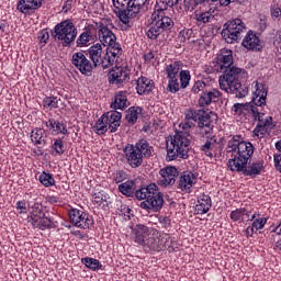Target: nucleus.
I'll return each instance as SVG.
<instances>
[{
	"label": "nucleus",
	"instance_id": "obj_23",
	"mask_svg": "<svg viewBox=\"0 0 281 281\" xmlns=\"http://www.w3.org/2000/svg\"><path fill=\"white\" fill-rule=\"evenodd\" d=\"M160 180L159 186L168 188V186H175L177 178L179 177V169L177 167L168 166L159 170Z\"/></svg>",
	"mask_w": 281,
	"mask_h": 281
},
{
	"label": "nucleus",
	"instance_id": "obj_54",
	"mask_svg": "<svg viewBox=\"0 0 281 281\" xmlns=\"http://www.w3.org/2000/svg\"><path fill=\"white\" fill-rule=\"evenodd\" d=\"M132 212H133V210H131V207L126 204H121V206L119 207L120 216H125V218H127L128 221H131Z\"/></svg>",
	"mask_w": 281,
	"mask_h": 281
},
{
	"label": "nucleus",
	"instance_id": "obj_7",
	"mask_svg": "<svg viewBox=\"0 0 281 281\" xmlns=\"http://www.w3.org/2000/svg\"><path fill=\"white\" fill-rule=\"evenodd\" d=\"M156 11L151 14L150 19L148 20V25H147V32L146 36L150 41H157L161 34H166V32H170L175 27V21L172 18L166 15L164 13L165 9L164 8H155Z\"/></svg>",
	"mask_w": 281,
	"mask_h": 281
},
{
	"label": "nucleus",
	"instance_id": "obj_48",
	"mask_svg": "<svg viewBox=\"0 0 281 281\" xmlns=\"http://www.w3.org/2000/svg\"><path fill=\"white\" fill-rule=\"evenodd\" d=\"M103 115H105L106 122H115V123L122 122V113L119 112L117 110L106 112Z\"/></svg>",
	"mask_w": 281,
	"mask_h": 281
},
{
	"label": "nucleus",
	"instance_id": "obj_11",
	"mask_svg": "<svg viewBox=\"0 0 281 281\" xmlns=\"http://www.w3.org/2000/svg\"><path fill=\"white\" fill-rule=\"evenodd\" d=\"M252 120L257 122L255 130L252 131L254 137H260V135H266L269 131L273 130V117L265 114L262 112V108L257 105V108L252 109Z\"/></svg>",
	"mask_w": 281,
	"mask_h": 281
},
{
	"label": "nucleus",
	"instance_id": "obj_51",
	"mask_svg": "<svg viewBox=\"0 0 281 281\" xmlns=\"http://www.w3.org/2000/svg\"><path fill=\"white\" fill-rule=\"evenodd\" d=\"M267 221H269V217H260V218H256L252 222V226L256 229V232H258L259 229H265V226L267 225Z\"/></svg>",
	"mask_w": 281,
	"mask_h": 281
},
{
	"label": "nucleus",
	"instance_id": "obj_32",
	"mask_svg": "<svg viewBox=\"0 0 281 281\" xmlns=\"http://www.w3.org/2000/svg\"><path fill=\"white\" fill-rule=\"evenodd\" d=\"M90 58L92 66L100 67V59L102 58V44L97 43L85 50Z\"/></svg>",
	"mask_w": 281,
	"mask_h": 281
},
{
	"label": "nucleus",
	"instance_id": "obj_63",
	"mask_svg": "<svg viewBox=\"0 0 281 281\" xmlns=\"http://www.w3.org/2000/svg\"><path fill=\"white\" fill-rule=\"evenodd\" d=\"M256 228L251 225V226H248L246 229H245V236L247 238H254V234H256Z\"/></svg>",
	"mask_w": 281,
	"mask_h": 281
},
{
	"label": "nucleus",
	"instance_id": "obj_55",
	"mask_svg": "<svg viewBox=\"0 0 281 281\" xmlns=\"http://www.w3.org/2000/svg\"><path fill=\"white\" fill-rule=\"evenodd\" d=\"M158 223L164 229H170V227H172V220L168 216L158 217Z\"/></svg>",
	"mask_w": 281,
	"mask_h": 281
},
{
	"label": "nucleus",
	"instance_id": "obj_47",
	"mask_svg": "<svg viewBox=\"0 0 281 281\" xmlns=\"http://www.w3.org/2000/svg\"><path fill=\"white\" fill-rule=\"evenodd\" d=\"M44 109H49V111L54 109H58V97H46L43 99Z\"/></svg>",
	"mask_w": 281,
	"mask_h": 281
},
{
	"label": "nucleus",
	"instance_id": "obj_36",
	"mask_svg": "<svg viewBox=\"0 0 281 281\" xmlns=\"http://www.w3.org/2000/svg\"><path fill=\"white\" fill-rule=\"evenodd\" d=\"M142 109L140 106H131L126 111L125 120L127 123H130L132 126L133 124L137 123V120H139V115H142Z\"/></svg>",
	"mask_w": 281,
	"mask_h": 281
},
{
	"label": "nucleus",
	"instance_id": "obj_8",
	"mask_svg": "<svg viewBox=\"0 0 281 281\" xmlns=\"http://www.w3.org/2000/svg\"><path fill=\"white\" fill-rule=\"evenodd\" d=\"M190 138L186 132H176L171 138V146L167 144V159L175 161L178 157L180 159H188L190 155Z\"/></svg>",
	"mask_w": 281,
	"mask_h": 281
},
{
	"label": "nucleus",
	"instance_id": "obj_35",
	"mask_svg": "<svg viewBox=\"0 0 281 281\" xmlns=\"http://www.w3.org/2000/svg\"><path fill=\"white\" fill-rule=\"evenodd\" d=\"M32 214L29 216L30 221H32V225H36L41 218L45 217V211L43 210V204L35 202L32 206Z\"/></svg>",
	"mask_w": 281,
	"mask_h": 281
},
{
	"label": "nucleus",
	"instance_id": "obj_4",
	"mask_svg": "<svg viewBox=\"0 0 281 281\" xmlns=\"http://www.w3.org/2000/svg\"><path fill=\"white\" fill-rule=\"evenodd\" d=\"M125 159L131 168H139L145 159H150L155 147L146 138L138 139L135 144H127L123 148Z\"/></svg>",
	"mask_w": 281,
	"mask_h": 281
},
{
	"label": "nucleus",
	"instance_id": "obj_27",
	"mask_svg": "<svg viewBox=\"0 0 281 281\" xmlns=\"http://www.w3.org/2000/svg\"><path fill=\"white\" fill-rule=\"evenodd\" d=\"M43 7V0H19L16 11L21 14H34L36 10Z\"/></svg>",
	"mask_w": 281,
	"mask_h": 281
},
{
	"label": "nucleus",
	"instance_id": "obj_10",
	"mask_svg": "<svg viewBox=\"0 0 281 281\" xmlns=\"http://www.w3.org/2000/svg\"><path fill=\"white\" fill-rule=\"evenodd\" d=\"M247 32V26L245 22L240 19H234L227 21L223 25L222 37L226 43L232 45V43H238L243 38V34Z\"/></svg>",
	"mask_w": 281,
	"mask_h": 281
},
{
	"label": "nucleus",
	"instance_id": "obj_44",
	"mask_svg": "<svg viewBox=\"0 0 281 281\" xmlns=\"http://www.w3.org/2000/svg\"><path fill=\"white\" fill-rule=\"evenodd\" d=\"M178 77L180 78L179 89H188L190 87V80H192L190 70H181Z\"/></svg>",
	"mask_w": 281,
	"mask_h": 281
},
{
	"label": "nucleus",
	"instance_id": "obj_30",
	"mask_svg": "<svg viewBox=\"0 0 281 281\" xmlns=\"http://www.w3.org/2000/svg\"><path fill=\"white\" fill-rule=\"evenodd\" d=\"M153 89H155V81L147 77H139L136 81V91L138 95H148L153 93Z\"/></svg>",
	"mask_w": 281,
	"mask_h": 281
},
{
	"label": "nucleus",
	"instance_id": "obj_31",
	"mask_svg": "<svg viewBox=\"0 0 281 281\" xmlns=\"http://www.w3.org/2000/svg\"><path fill=\"white\" fill-rule=\"evenodd\" d=\"M130 104L126 91H119L115 93L114 100L111 102V109H114V111H124L128 109Z\"/></svg>",
	"mask_w": 281,
	"mask_h": 281
},
{
	"label": "nucleus",
	"instance_id": "obj_17",
	"mask_svg": "<svg viewBox=\"0 0 281 281\" xmlns=\"http://www.w3.org/2000/svg\"><path fill=\"white\" fill-rule=\"evenodd\" d=\"M231 170L232 172H241L244 177L256 179L265 171V160L244 162V165L237 164V167Z\"/></svg>",
	"mask_w": 281,
	"mask_h": 281
},
{
	"label": "nucleus",
	"instance_id": "obj_16",
	"mask_svg": "<svg viewBox=\"0 0 281 281\" xmlns=\"http://www.w3.org/2000/svg\"><path fill=\"white\" fill-rule=\"evenodd\" d=\"M109 85L122 89L131 80V70L126 67H112L108 74Z\"/></svg>",
	"mask_w": 281,
	"mask_h": 281
},
{
	"label": "nucleus",
	"instance_id": "obj_28",
	"mask_svg": "<svg viewBox=\"0 0 281 281\" xmlns=\"http://www.w3.org/2000/svg\"><path fill=\"white\" fill-rule=\"evenodd\" d=\"M221 95H223V93L217 89H206L201 93L198 104L201 108L210 106V104H212V102H216Z\"/></svg>",
	"mask_w": 281,
	"mask_h": 281
},
{
	"label": "nucleus",
	"instance_id": "obj_1",
	"mask_svg": "<svg viewBox=\"0 0 281 281\" xmlns=\"http://www.w3.org/2000/svg\"><path fill=\"white\" fill-rule=\"evenodd\" d=\"M186 120L189 122L190 120L198 122V128H200L201 135H203V137L206 135V140L201 146L200 150L203 155L212 159V157H214V150H216L218 146V138H216V135L210 137V135L214 133V122L212 121V116L204 109H189L186 113Z\"/></svg>",
	"mask_w": 281,
	"mask_h": 281
},
{
	"label": "nucleus",
	"instance_id": "obj_15",
	"mask_svg": "<svg viewBox=\"0 0 281 281\" xmlns=\"http://www.w3.org/2000/svg\"><path fill=\"white\" fill-rule=\"evenodd\" d=\"M68 216L70 223L79 229H91L93 227V216L82 210L71 209L68 211Z\"/></svg>",
	"mask_w": 281,
	"mask_h": 281
},
{
	"label": "nucleus",
	"instance_id": "obj_42",
	"mask_svg": "<svg viewBox=\"0 0 281 281\" xmlns=\"http://www.w3.org/2000/svg\"><path fill=\"white\" fill-rule=\"evenodd\" d=\"M243 142H244L243 136L234 135L232 139H229L227 143V147H226L227 153H237Z\"/></svg>",
	"mask_w": 281,
	"mask_h": 281
},
{
	"label": "nucleus",
	"instance_id": "obj_41",
	"mask_svg": "<svg viewBox=\"0 0 281 281\" xmlns=\"http://www.w3.org/2000/svg\"><path fill=\"white\" fill-rule=\"evenodd\" d=\"M81 262L87 269H90V271H100V269H102V263L95 258L85 257L81 259Z\"/></svg>",
	"mask_w": 281,
	"mask_h": 281
},
{
	"label": "nucleus",
	"instance_id": "obj_5",
	"mask_svg": "<svg viewBox=\"0 0 281 281\" xmlns=\"http://www.w3.org/2000/svg\"><path fill=\"white\" fill-rule=\"evenodd\" d=\"M114 12L124 25L131 23V19H139L144 7L150 3V0H112Z\"/></svg>",
	"mask_w": 281,
	"mask_h": 281
},
{
	"label": "nucleus",
	"instance_id": "obj_2",
	"mask_svg": "<svg viewBox=\"0 0 281 281\" xmlns=\"http://www.w3.org/2000/svg\"><path fill=\"white\" fill-rule=\"evenodd\" d=\"M220 76V89L225 91V93H231L235 98H247L249 93V87L243 83V80L247 79V70L238 68L236 66H231L223 71Z\"/></svg>",
	"mask_w": 281,
	"mask_h": 281
},
{
	"label": "nucleus",
	"instance_id": "obj_3",
	"mask_svg": "<svg viewBox=\"0 0 281 281\" xmlns=\"http://www.w3.org/2000/svg\"><path fill=\"white\" fill-rule=\"evenodd\" d=\"M160 241L150 236V228L144 224H137L132 228L131 239L136 243V245H142L144 251H164L166 249V244L170 240V236L166 234Z\"/></svg>",
	"mask_w": 281,
	"mask_h": 281
},
{
	"label": "nucleus",
	"instance_id": "obj_40",
	"mask_svg": "<svg viewBox=\"0 0 281 281\" xmlns=\"http://www.w3.org/2000/svg\"><path fill=\"white\" fill-rule=\"evenodd\" d=\"M38 181L44 186V188H52L53 186H56V179H54V175L43 171L38 176Z\"/></svg>",
	"mask_w": 281,
	"mask_h": 281
},
{
	"label": "nucleus",
	"instance_id": "obj_43",
	"mask_svg": "<svg viewBox=\"0 0 281 281\" xmlns=\"http://www.w3.org/2000/svg\"><path fill=\"white\" fill-rule=\"evenodd\" d=\"M34 227H37L38 229L45 231V229H53L54 227V218L47 216L46 214L44 215L43 218H40L36 224H33Z\"/></svg>",
	"mask_w": 281,
	"mask_h": 281
},
{
	"label": "nucleus",
	"instance_id": "obj_20",
	"mask_svg": "<svg viewBox=\"0 0 281 281\" xmlns=\"http://www.w3.org/2000/svg\"><path fill=\"white\" fill-rule=\"evenodd\" d=\"M196 173L190 170L183 171L180 173L177 181V189L180 190V192L190 194V192H192V188L196 184Z\"/></svg>",
	"mask_w": 281,
	"mask_h": 281
},
{
	"label": "nucleus",
	"instance_id": "obj_38",
	"mask_svg": "<svg viewBox=\"0 0 281 281\" xmlns=\"http://www.w3.org/2000/svg\"><path fill=\"white\" fill-rule=\"evenodd\" d=\"M63 139H65V137L63 138H55L54 143L50 146V153L54 157H60L63 155H65V142H63Z\"/></svg>",
	"mask_w": 281,
	"mask_h": 281
},
{
	"label": "nucleus",
	"instance_id": "obj_26",
	"mask_svg": "<svg viewBox=\"0 0 281 281\" xmlns=\"http://www.w3.org/2000/svg\"><path fill=\"white\" fill-rule=\"evenodd\" d=\"M46 128L52 133V135H69V130H67V122L63 119H49L45 122Z\"/></svg>",
	"mask_w": 281,
	"mask_h": 281
},
{
	"label": "nucleus",
	"instance_id": "obj_18",
	"mask_svg": "<svg viewBox=\"0 0 281 281\" xmlns=\"http://www.w3.org/2000/svg\"><path fill=\"white\" fill-rule=\"evenodd\" d=\"M88 56L89 55H87L86 50H80L72 54L71 63L74 67H76V69L82 74V76H92L93 69H95L91 60L87 58Z\"/></svg>",
	"mask_w": 281,
	"mask_h": 281
},
{
	"label": "nucleus",
	"instance_id": "obj_46",
	"mask_svg": "<svg viewBox=\"0 0 281 281\" xmlns=\"http://www.w3.org/2000/svg\"><path fill=\"white\" fill-rule=\"evenodd\" d=\"M229 218L234 223H243V221H245V207L232 211L229 214Z\"/></svg>",
	"mask_w": 281,
	"mask_h": 281
},
{
	"label": "nucleus",
	"instance_id": "obj_34",
	"mask_svg": "<svg viewBox=\"0 0 281 281\" xmlns=\"http://www.w3.org/2000/svg\"><path fill=\"white\" fill-rule=\"evenodd\" d=\"M119 192L127 198L135 196V192H137V189L135 187V180H127L119 184Z\"/></svg>",
	"mask_w": 281,
	"mask_h": 281
},
{
	"label": "nucleus",
	"instance_id": "obj_53",
	"mask_svg": "<svg viewBox=\"0 0 281 281\" xmlns=\"http://www.w3.org/2000/svg\"><path fill=\"white\" fill-rule=\"evenodd\" d=\"M113 179L115 183H122V181H126V179H128V173H126L124 170H117L114 173Z\"/></svg>",
	"mask_w": 281,
	"mask_h": 281
},
{
	"label": "nucleus",
	"instance_id": "obj_58",
	"mask_svg": "<svg viewBox=\"0 0 281 281\" xmlns=\"http://www.w3.org/2000/svg\"><path fill=\"white\" fill-rule=\"evenodd\" d=\"M37 38H38L40 43L47 44V42L49 41V32H47V30L40 31L37 34Z\"/></svg>",
	"mask_w": 281,
	"mask_h": 281
},
{
	"label": "nucleus",
	"instance_id": "obj_39",
	"mask_svg": "<svg viewBox=\"0 0 281 281\" xmlns=\"http://www.w3.org/2000/svg\"><path fill=\"white\" fill-rule=\"evenodd\" d=\"M92 131L97 135H104L109 131V125L106 123V115L102 114L97 123L92 126Z\"/></svg>",
	"mask_w": 281,
	"mask_h": 281
},
{
	"label": "nucleus",
	"instance_id": "obj_37",
	"mask_svg": "<svg viewBox=\"0 0 281 281\" xmlns=\"http://www.w3.org/2000/svg\"><path fill=\"white\" fill-rule=\"evenodd\" d=\"M257 105L254 103H235L233 105V111L237 115H247V113H254V109H256Z\"/></svg>",
	"mask_w": 281,
	"mask_h": 281
},
{
	"label": "nucleus",
	"instance_id": "obj_14",
	"mask_svg": "<svg viewBox=\"0 0 281 281\" xmlns=\"http://www.w3.org/2000/svg\"><path fill=\"white\" fill-rule=\"evenodd\" d=\"M183 69V61L176 60L171 64L166 65L165 71L168 78L167 91L169 93H178L179 91V74Z\"/></svg>",
	"mask_w": 281,
	"mask_h": 281
},
{
	"label": "nucleus",
	"instance_id": "obj_61",
	"mask_svg": "<svg viewBox=\"0 0 281 281\" xmlns=\"http://www.w3.org/2000/svg\"><path fill=\"white\" fill-rule=\"evenodd\" d=\"M71 8H74V0H66L61 7V12L67 14V12H70Z\"/></svg>",
	"mask_w": 281,
	"mask_h": 281
},
{
	"label": "nucleus",
	"instance_id": "obj_22",
	"mask_svg": "<svg viewBox=\"0 0 281 281\" xmlns=\"http://www.w3.org/2000/svg\"><path fill=\"white\" fill-rule=\"evenodd\" d=\"M122 48L108 47L105 54L101 55L99 67H102V69L113 67L115 61H117L120 56H122Z\"/></svg>",
	"mask_w": 281,
	"mask_h": 281
},
{
	"label": "nucleus",
	"instance_id": "obj_59",
	"mask_svg": "<svg viewBox=\"0 0 281 281\" xmlns=\"http://www.w3.org/2000/svg\"><path fill=\"white\" fill-rule=\"evenodd\" d=\"M269 25V20L267 19V15H260L259 18V30L260 32H265Z\"/></svg>",
	"mask_w": 281,
	"mask_h": 281
},
{
	"label": "nucleus",
	"instance_id": "obj_19",
	"mask_svg": "<svg viewBox=\"0 0 281 281\" xmlns=\"http://www.w3.org/2000/svg\"><path fill=\"white\" fill-rule=\"evenodd\" d=\"M98 41V24L95 22L87 23L82 33L77 37V47H89L91 43Z\"/></svg>",
	"mask_w": 281,
	"mask_h": 281
},
{
	"label": "nucleus",
	"instance_id": "obj_24",
	"mask_svg": "<svg viewBox=\"0 0 281 281\" xmlns=\"http://www.w3.org/2000/svg\"><path fill=\"white\" fill-rule=\"evenodd\" d=\"M255 91L252 92V104L255 106H267V95L269 93V89H267V85L255 81Z\"/></svg>",
	"mask_w": 281,
	"mask_h": 281
},
{
	"label": "nucleus",
	"instance_id": "obj_12",
	"mask_svg": "<svg viewBox=\"0 0 281 281\" xmlns=\"http://www.w3.org/2000/svg\"><path fill=\"white\" fill-rule=\"evenodd\" d=\"M252 155H254V144L245 140L241 142L236 154L234 155V158L229 159L227 162L229 170H234V168H237L238 164L239 166L244 164H248Z\"/></svg>",
	"mask_w": 281,
	"mask_h": 281
},
{
	"label": "nucleus",
	"instance_id": "obj_21",
	"mask_svg": "<svg viewBox=\"0 0 281 281\" xmlns=\"http://www.w3.org/2000/svg\"><path fill=\"white\" fill-rule=\"evenodd\" d=\"M241 47H245L248 52H262V49H265V45H262L260 37L252 30H249L246 33L241 41Z\"/></svg>",
	"mask_w": 281,
	"mask_h": 281
},
{
	"label": "nucleus",
	"instance_id": "obj_33",
	"mask_svg": "<svg viewBox=\"0 0 281 281\" xmlns=\"http://www.w3.org/2000/svg\"><path fill=\"white\" fill-rule=\"evenodd\" d=\"M31 142L34 146H45L47 144V132L41 127L32 130Z\"/></svg>",
	"mask_w": 281,
	"mask_h": 281
},
{
	"label": "nucleus",
	"instance_id": "obj_56",
	"mask_svg": "<svg viewBox=\"0 0 281 281\" xmlns=\"http://www.w3.org/2000/svg\"><path fill=\"white\" fill-rule=\"evenodd\" d=\"M206 0H184V7L187 10H194L196 5H201V3H205Z\"/></svg>",
	"mask_w": 281,
	"mask_h": 281
},
{
	"label": "nucleus",
	"instance_id": "obj_62",
	"mask_svg": "<svg viewBox=\"0 0 281 281\" xmlns=\"http://www.w3.org/2000/svg\"><path fill=\"white\" fill-rule=\"evenodd\" d=\"M274 167L278 172H281V154H274Z\"/></svg>",
	"mask_w": 281,
	"mask_h": 281
},
{
	"label": "nucleus",
	"instance_id": "obj_60",
	"mask_svg": "<svg viewBox=\"0 0 281 281\" xmlns=\"http://www.w3.org/2000/svg\"><path fill=\"white\" fill-rule=\"evenodd\" d=\"M108 124V131H110V133H117V130L120 128L122 122H106Z\"/></svg>",
	"mask_w": 281,
	"mask_h": 281
},
{
	"label": "nucleus",
	"instance_id": "obj_29",
	"mask_svg": "<svg viewBox=\"0 0 281 281\" xmlns=\"http://www.w3.org/2000/svg\"><path fill=\"white\" fill-rule=\"evenodd\" d=\"M210 210H212V198L210 194L200 193L196 198L195 213L203 216V214H207Z\"/></svg>",
	"mask_w": 281,
	"mask_h": 281
},
{
	"label": "nucleus",
	"instance_id": "obj_49",
	"mask_svg": "<svg viewBox=\"0 0 281 281\" xmlns=\"http://www.w3.org/2000/svg\"><path fill=\"white\" fill-rule=\"evenodd\" d=\"M93 203L94 205H102V203H106L109 205V202L106 201L108 196L103 192H97L92 194Z\"/></svg>",
	"mask_w": 281,
	"mask_h": 281
},
{
	"label": "nucleus",
	"instance_id": "obj_45",
	"mask_svg": "<svg viewBox=\"0 0 281 281\" xmlns=\"http://www.w3.org/2000/svg\"><path fill=\"white\" fill-rule=\"evenodd\" d=\"M195 20L199 25H203L205 23H212L214 20V15L210 11L201 12L195 14Z\"/></svg>",
	"mask_w": 281,
	"mask_h": 281
},
{
	"label": "nucleus",
	"instance_id": "obj_9",
	"mask_svg": "<svg viewBox=\"0 0 281 281\" xmlns=\"http://www.w3.org/2000/svg\"><path fill=\"white\" fill-rule=\"evenodd\" d=\"M52 36L55 41H60L64 47H71L72 43H76L78 29L71 20L67 19L55 25Z\"/></svg>",
	"mask_w": 281,
	"mask_h": 281
},
{
	"label": "nucleus",
	"instance_id": "obj_52",
	"mask_svg": "<svg viewBox=\"0 0 281 281\" xmlns=\"http://www.w3.org/2000/svg\"><path fill=\"white\" fill-rule=\"evenodd\" d=\"M270 16L273 21L281 19V8L280 4H271L270 5Z\"/></svg>",
	"mask_w": 281,
	"mask_h": 281
},
{
	"label": "nucleus",
	"instance_id": "obj_25",
	"mask_svg": "<svg viewBox=\"0 0 281 281\" xmlns=\"http://www.w3.org/2000/svg\"><path fill=\"white\" fill-rule=\"evenodd\" d=\"M217 71H225V69H229V67H234V52L232 49L223 48L221 53L217 55Z\"/></svg>",
	"mask_w": 281,
	"mask_h": 281
},
{
	"label": "nucleus",
	"instance_id": "obj_13",
	"mask_svg": "<svg viewBox=\"0 0 281 281\" xmlns=\"http://www.w3.org/2000/svg\"><path fill=\"white\" fill-rule=\"evenodd\" d=\"M97 25V34L99 36L100 43L104 45V47H112L113 49H122V45L117 43V37L115 33L109 29V24L106 22H94Z\"/></svg>",
	"mask_w": 281,
	"mask_h": 281
},
{
	"label": "nucleus",
	"instance_id": "obj_64",
	"mask_svg": "<svg viewBox=\"0 0 281 281\" xmlns=\"http://www.w3.org/2000/svg\"><path fill=\"white\" fill-rule=\"evenodd\" d=\"M47 203H49L50 205H56V203H60V198L55 196V195H48L46 198Z\"/></svg>",
	"mask_w": 281,
	"mask_h": 281
},
{
	"label": "nucleus",
	"instance_id": "obj_6",
	"mask_svg": "<svg viewBox=\"0 0 281 281\" xmlns=\"http://www.w3.org/2000/svg\"><path fill=\"white\" fill-rule=\"evenodd\" d=\"M135 198L140 202V209L146 212H160L164 207V193L159 191V187L150 183L136 190Z\"/></svg>",
	"mask_w": 281,
	"mask_h": 281
},
{
	"label": "nucleus",
	"instance_id": "obj_50",
	"mask_svg": "<svg viewBox=\"0 0 281 281\" xmlns=\"http://www.w3.org/2000/svg\"><path fill=\"white\" fill-rule=\"evenodd\" d=\"M207 89V83L203 80H198L193 83L191 88V93H203Z\"/></svg>",
	"mask_w": 281,
	"mask_h": 281
},
{
	"label": "nucleus",
	"instance_id": "obj_57",
	"mask_svg": "<svg viewBox=\"0 0 281 281\" xmlns=\"http://www.w3.org/2000/svg\"><path fill=\"white\" fill-rule=\"evenodd\" d=\"M15 210H18L19 214H27V203L25 200L18 201L15 203Z\"/></svg>",
	"mask_w": 281,
	"mask_h": 281
}]
</instances>
